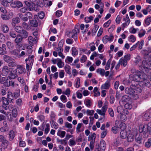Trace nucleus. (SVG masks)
Segmentation results:
<instances>
[{"mask_svg": "<svg viewBox=\"0 0 151 151\" xmlns=\"http://www.w3.org/2000/svg\"><path fill=\"white\" fill-rule=\"evenodd\" d=\"M11 69L9 68L6 66H4L3 67L2 70V74L4 76H9V78L14 79L17 77V75L16 74L13 73L10 70Z\"/></svg>", "mask_w": 151, "mask_h": 151, "instance_id": "nucleus-1", "label": "nucleus"}, {"mask_svg": "<svg viewBox=\"0 0 151 151\" xmlns=\"http://www.w3.org/2000/svg\"><path fill=\"white\" fill-rule=\"evenodd\" d=\"M139 131L140 133H143L145 137L147 136V134L148 132L151 135V122H149L147 124H145L143 127L140 126Z\"/></svg>", "mask_w": 151, "mask_h": 151, "instance_id": "nucleus-2", "label": "nucleus"}, {"mask_svg": "<svg viewBox=\"0 0 151 151\" xmlns=\"http://www.w3.org/2000/svg\"><path fill=\"white\" fill-rule=\"evenodd\" d=\"M125 92L127 94H129V96L134 99L138 98V96L137 94L133 88H127L125 89Z\"/></svg>", "mask_w": 151, "mask_h": 151, "instance_id": "nucleus-3", "label": "nucleus"}, {"mask_svg": "<svg viewBox=\"0 0 151 151\" xmlns=\"http://www.w3.org/2000/svg\"><path fill=\"white\" fill-rule=\"evenodd\" d=\"M19 15L21 20L24 22H26L28 19H30L32 17V15L30 12L26 13L24 16L22 13H19Z\"/></svg>", "mask_w": 151, "mask_h": 151, "instance_id": "nucleus-4", "label": "nucleus"}, {"mask_svg": "<svg viewBox=\"0 0 151 151\" xmlns=\"http://www.w3.org/2000/svg\"><path fill=\"white\" fill-rule=\"evenodd\" d=\"M125 124L124 123H121L119 126L120 128L121 129V131L120 132V137L122 139L126 138L127 137V132L125 129Z\"/></svg>", "mask_w": 151, "mask_h": 151, "instance_id": "nucleus-5", "label": "nucleus"}, {"mask_svg": "<svg viewBox=\"0 0 151 151\" xmlns=\"http://www.w3.org/2000/svg\"><path fill=\"white\" fill-rule=\"evenodd\" d=\"M137 73L139 77V81L142 83L144 81H146L147 78V75L144 73H141L140 71H137Z\"/></svg>", "mask_w": 151, "mask_h": 151, "instance_id": "nucleus-6", "label": "nucleus"}, {"mask_svg": "<svg viewBox=\"0 0 151 151\" xmlns=\"http://www.w3.org/2000/svg\"><path fill=\"white\" fill-rule=\"evenodd\" d=\"M19 36H20V35H17L14 40V42L16 44V45L18 47H20L22 46V41L23 38L19 37Z\"/></svg>", "mask_w": 151, "mask_h": 151, "instance_id": "nucleus-7", "label": "nucleus"}, {"mask_svg": "<svg viewBox=\"0 0 151 151\" xmlns=\"http://www.w3.org/2000/svg\"><path fill=\"white\" fill-rule=\"evenodd\" d=\"M11 7L14 8H20L23 6L22 3L19 1H15L12 2L10 4Z\"/></svg>", "mask_w": 151, "mask_h": 151, "instance_id": "nucleus-8", "label": "nucleus"}, {"mask_svg": "<svg viewBox=\"0 0 151 151\" xmlns=\"http://www.w3.org/2000/svg\"><path fill=\"white\" fill-rule=\"evenodd\" d=\"M129 78L130 80L131 81V83L132 82H133L134 83V81L138 82L139 81V77L138 76L137 74H131L129 76Z\"/></svg>", "mask_w": 151, "mask_h": 151, "instance_id": "nucleus-9", "label": "nucleus"}, {"mask_svg": "<svg viewBox=\"0 0 151 151\" xmlns=\"http://www.w3.org/2000/svg\"><path fill=\"white\" fill-rule=\"evenodd\" d=\"M20 22V19L19 17H16L13 18L12 19V21L11 23L12 26L13 27H14L16 26V24L19 23Z\"/></svg>", "mask_w": 151, "mask_h": 151, "instance_id": "nucleus-10", "label": "nucleus"}, {"mask_svg": "<svg viewBox=\"0 0 151 151\" xmlns=\"http://www.w3.org/2000/svg\"><path fill=\"white\" fill-rule=\"evenodd\" d=\"M132 88H133L137 93H140L142 92V90L139 87V86L137 84H134L133 82H131V86Z\"/></svg>", "mask_w": 151, "mask_h": 151, "instance_id": "nucleus-11", "label": "nucleus"}, {"mask_svg": "<svg viewBox=\"0 0 151 151\" xmlns=\"http://www.w3.org/2000/svg\"><path fill=\"white\" fill-rule=\"evenodd\" d=\"M17 68L15 70V71L16 73L21 74L24 73V69L22 67V65H17Z\"/></svg>", "mask_w": 151, "mask_h": 151, "instance_id": "nucleus-12", "label": "nucleus"}, {"mask_svg": "<svg viewBox=\"0 0 151 151\" xmlns=\"http://www.w3.org/2000/svg\"><path fill=\"white\" fill-rule=\"evenodd\" d=\"M28 40L29 43L32 46H33L34 44H36L37 42V37H35L34 39L32 36H29Z\"/></svg>", "mask_w": 151, "mask_h": 151, "instance_id": "nucleus-13", "label": "nucleus"}, {"mask_svg": "<svg viewBox=\"0 0 151 151\" xmlns=\"http://www.w3.org/2000/svg\"><path fill=\"white\" fill-rule=\"evenodd\" d=\"M114 38V36L112 35H111L109 37L106 36L103 38V41L104 43H106L108 41H112Z\"/></svg>", "mask_w": 151, "mask_h": 151, "instance_id": "nucleus-14", "label": "nucleus"}, {"mask_svg": "<svg viewBox=\"0 0 151 151\" xmlns=\"http://www.w3.org/2000/svg\"><path fill=\"white\" fill-rule=\"evenodd\" d=\"M142 116L145 120L147 121L150 117V114L149 112L146 111L143 113Z\"/></svg>", "mask_w": 151, "mask_h": 151, "instance_id": "nucleus-15", "label": "nucleus"}, {"mask_svg": "<svg viewBox=\"0 0 151 151\" xmlns=\"http://www.w3.org/2000/svg\"><path fill=\"white\" fill-rule=\"evenodd\" d=\"M27 9L30 11L35 10L37 11V8L35 7V4L33 3H30L27 7Z\"/></svg>", "mask_w": 151, "mask_h": 151, "instance_id": "nucleus-16", "label": "nucleus"}, {"mask_svg": "<svg viewBox=\"0 0 151 151\" xmlns=\"http://www.w3.org/2000/svg\"><path fill=\"white\" fill-rule=\"evenodd\" d=\"M100 149L101 150V151H104L106 147V144L105 143V141L103 140H101L100 144Z\"/></svg>", "mask_w": 151, "mask_h": 151, "instance_id": "nucleus-17", "label": "nucleus"}, {"mask_svg": "<svg viewBox=\"0 0 151 151\" xmlns=\"http://www.w3.org/2000/svg\"><path fill=\"white\" fill-rule=\"evenodd\" d=\"M14 96H13L12 93L9 92L7 93V98L9 99V101L10 103H13L12 100H14Z\"/></svg>", "mask_w": 151, "mask_h": 151, "instance_id": "nucleus-18", "label": "nucleus"}, {"mask_svg": "<svg viewBox=\"0 0 151 151\" xmlns=\"http://www.w3.org/2000/svg\"><path fill=\"white\" fill-rule=\"evenodd\" d=\"M9 140L12 141L15 136V133L13 130H11L9 132Z\"/></svg>", "mask_w": 151, "mask_h": 151, "instance_id": "nucleus-19", "label": "nucleus"}, {"mask_svg": "<svg viewBox=\"0 0 151 151\" xmlns=\"http://www.w3.org/2000/svg\"><path fill=\"white\" fill-rule=\"evenodd\" d=\"M20 34H21L22 36V38H26L28 36V33L24 29L22 30L21 33H20Z\"/></svg>", "mask_w": 151, "mask_h": 151, "instance_id": "nucleus-20", "label": "nucleus"}, {"mask_svg": "<svg viewBox=\"0 0 151 151\" xmlns=\"http://www.w3.org/2000/svg\"><path fill=\"white\" fill-rule=\"evenodd\" d=\"M135 141L138 143L140 144L141 142V140L142 139V137L140 136L139 133H137L135 138Z\"/></svg>", "mask_w": 151, "mask_h": 151, "instance_id": "nucleus-21", "label": "nucleus"}, {"mask_svg": "<svg viewBox=\"0 0 151 151\" xmlns=\"http://www.w3.org/2000/svg\"><path fill=\"white\" fill-rule=\"evenodd\" d=\"M143 63L145 64V65L143 67L144 68L151 70V63H147L145 61H143L142 62V64Z\"/></svg>", "mask_w": 151, "mask_h": 151, "instance_id": "nucleus-22", "label": "nucleus"}, {"mask_svg": "<svg viewBox=\"0 0 151 151\" xmlns=\"http://www.w3.org/2000/svg\"><path fill=\"white\" fill-rule=\"evenodd\" d=\"M30 24L31 26L36 27L38 26V22L36 19L30 21Z\"/></svg>", "mask_w": 151, "mask_h": 151, "instance_id": "nucleus-23", "label": "nucleus"}, {"mask_svg": "<svg viewBox=\"0 0 151 151\" xmlns=\"http://www.w3.org/2000/svg\"><path fill=\"white\" fill-rule=\"evenodd\" d=\"M110 86V82H108L102 85L101 87V89H109Z\"/></svg>", "mask_w": 151, "mask_h": 151, "instance_id": "nucleus-24", "label": "nucleus"}, {"mask_svg": "<svg viewBox=\"0 0 151 151\" xmlns=\"http://www.w3.org/2000/svg\"><path fill=\"white\" fill-rule=\"evenodd\" d=\"M14 28V30L16 32L19 34L20 33H21V32H22V30L23 29L22 27L20 26H16Z\"/></svg>", "mask_w": 151, "mask_h": 151, "instance_id": "nucleus-25", "label": "nucleus"}, {"mask_svg": "<svg viewBox=\"0 0 151 151\" xmlns=\"http://www.w3.org/2000/svg\"><path fill=\"white\" fill-rule=\"evenodd\" d=\"M1 28L2 29V31L4 33H7L9 30V28L8 26L6 24H3L1 26Z\"/></svg>", "mask_w": 151, "mask_h": 151, "instance_id": "nucleus-26", "label": "nucleus"}, {"mask_svg": "<svg viewBox=\"0 0 151 151\" xmlns=\"http://www.w3.org/2000/svg\"><path fill=\"white\" fill-rule=\"evenodd\" d=\"M127 137V140L129 142H132L134 140V136L132 134H129Z\"/></svg>", "mask_w": 151, "mask_h": 151, "instance_id": "nucleus-27", "label": "nucleus"}, {"mask_svg": "<svg viewBox=\"0 0 151 151\" xmlns=\"http://www.w3.org/2000/svg\"><path fill=\"white\" fill-rule=\"evenodd\" d=\"M66 132L64 131H61L59 130L57 133L58 136H59L61 138L64 137L65 135Z\"/></svg>", "mask_w": 151, "mask_h": 151, "instance_id": "nucleus-28", "label": "nucleus"}, {"mask_svg": "<svg viewBox=\"0 0 151 151\" xmlns=\"http://www.w3.org/2000/svg\"><path fill=\"white\" fill-rule=\"evenodd\" d=\"M96 72L101 76H103L104 75L105 71L104 69L99 68L96 70Z\"/></svg>", "mask_w": 151, "mask_h": 151, "instance_id": "nucleus-29", "label": "nucleus"}, {"mask_svg": "<svg viewBox=\"0 0 151 151\" xmlns=\"http://www.w3.org/2000/svg\"><path fill=\"white\" fill-rule=\"evenodd\" d=\"M4 59L6 62L9 63L12 61V58L7 55H4Z\"/></svg>", "mask_w": 151, "mask_h": 151, "instance_id": "nucleus-30", "label": "nucleus"}, {"mask_svg": "<svg viewBox=\"0 0 151 151\" xmlns=\"http://www.w3.org/2000/svg\"><path fill=\"white\" fill-rule=\"evenodd\" d=\"M128 101V96H124L122 97L121 101L122 103L124 104L125 103H127Z\"/></svg>", "mask_w": 151, "mask_h": 151, "instance_id": "nucleus-31", "label": "nucleus"}, {"mask_svg": "<svg viewBox=\"0 0 151 151\" xmlns=\"http://www.w3.org/2000/svg\"><path fill=\"white\" fill-rule=\"evenodd\" d=\"M17 65L15 60H12V61L9 63V66L10 67H13Z\"/></svg>", "mask_w": 151, "mask_h": 151, "instance_id": "nucleus-32", "label": "nucleus"}, {"mask_svg": "<svg viewBox=\"0 0 151 151\" xmlns=\"http://www.w3.org/2000/svg\"><path fill=\"white\" fill-rule=\"evenodd\" d=\"M65 72L68 74H71L70 67L69 65H65L64 67Z\"/></svg>", "mask_w": 151, "mask_h": 151, "instance_id": "nucleus-33", "label": "nucleus"}, {"mask_svg": "<svg viewBox=\"0 0 151 151\" xmlns=\"http://www.w3.org/2000/svg\"><path fill=\"white\" fill-rule=\"evenodd\" d=\"M119 62L121 65H122L124 67H125L127 64V60L122 58L120 59Z\"/></svg>", "mask_w": 151, "mask_h": 151, "instance_id": "nucleus-34", "label": "nucleus"}, {"mask_svg": "<svg viewBox=\"0 0 151 151\" xmlns=\"http://www.w3.org/2000/svg\"><path fill=\"white\" fill-rule=\"evenodd\" d=\"M75 35L74 34L72 31H70L69 32L68 34V36L70 37H71L72 38H73L76 41L77 38L75 36Z\"/></svg>", "mask_w": 151, "mask_h": 151, "instance_id": "nucleus-35", "label": "nucleus"}, {"mask_svg": "<svg viewBox=\"0 0 151 151\" xmlns=\"http://www.w3.org/2000/svg\"><path fill=\"white\" fill-rule=\"evenodd\" d=\"M1 145L3 147V148L5 149L7 147L8 145V142L6 140L3 141L1 142Z\"/></svg>", "mask_w": 151, "mask_h": 151, "instance_id": "nucleus-36", "label": "nucleus"}, {"mask_svg": "<svg viewBox=\"0 0 151 151\" xmlns=\"http://www.w3.org/2000/svg\"><path fill=\"white\" fill-rule=\"evenodd\" d=\"M78 54V51L75 47L72 48V55L75 56Z\"/></svg>", "mask_w": 151, "mask_h": 151, "instance_id": "nucleus-37", "label": "nucleus"}, {"mask_svg": "<svg viewBox=\"0 0 151 151\" xmlns=\"http://www.w3.org/2000/svg\"><path fill=\"white\" fill-rule=\"evenodd\" d=\"M151 22V17H148L145 20V23L146 25H149Z\"/></svg>", "mask_w": 151, "mask_h": 151, "instance_id": "nucleus-38", "label": "nucleus"}, {"mask_svg": "<svg viewBox=\"0 0 151 151\" xmlns=\"http://www.w3.org/2000/svg\"><path fill=\"white\" fill-rule=\"evenodd\" d=\"M6 45L9 49H12L14 47L13 44L9 41H8L6 43Z\"/></svg>", "mask_w": 151, "mask_h": 151, "instance_id": "nucleus-39", "label": "nucleus"}, {"mask_svg": "<svg viewBox=\"0 0 151 151\" xmlns=\"http://www.w3.org/2000/svg\"><path fill=\"white\" fill-rule=\"evenodd\" d=\"M1 4L3 5L4 7H8L9 6V3L6 2L4 0H1L0 2Z\"/></svg>", "mask_w": 151, "mask_h": 151, "instance_id": "nucleus-40", "label": "nucleus"}, {"mask_svg": "<svg viewBox=\"0 0 151 151\" xmlns=\"http://www.w3.org/2000/svg\"><path fill=\"white\" fill-rule=\"evenodd\" d=\"M14 85V82L12 81H9V82L8 83V80L6 81V83H5V86H13Z\"/></svg>", "mask_w": 151, "mask_h": 151, "instance_id": "nucleus-41", "label": "nucleus"}, {"mask_svg": "<svg viewBox=\"0 0 151 151\" xmlns=\"http://www.w3.org/2000/svg\"><path fill=\"white\" fill-rule=\"evenodd\" d=\"M111 61V59L110 58L108 61L107 64L105 67V69L106 70H108L110 67V63Z\"/></svg>", "mask_w": 151, "mask_h": 151, "instance_id": "nucleus-42", "label": "nucleus"}, {"mask_svg": "<svg viewBox=\"0 0 151 151\" xmlns=\"http://www.w3.org/2000/svg\"><path fill=\"white\" fill-rule=\"evenodd\" d=\"M43 1L45 4L47 6H50L52 4V2L51 1L43 0Z\"/></svg>", "mask_w": 151, "mask_h": 151, "instance_id": "nucleus-43", "label": "nucleus"}, {"mask_svg": "<svg viewBox=\"0 0 151 151\" xmlns=\"http://www.w3.org/2000/svg\"><path fill=\"white\" fill-rule=\"evenodd\" d=\"M2 100L3 104L8 105L9 103V99L4 97H2Z\"/></svg>", "mask_w": 151, "mask_h": 151, "instance_id": "nucleus-44", "label": "nucleus"}, {"mask_svg": "<svg viewBox=\"0 0 151 151\" xmlns=\"http://www.w3.org/2000/svg\"><path fill=\"white\" fill-rule=\"evenodd\" d=\"M83 125L82 123H79L78 124L77 127H76V132L78 133L81 132L80 130V129L81 128L82 125Z\"/></svg>", "mask_w": 151, "mask_h": 151, "instance_id": "nucleus-45", "label": "nucleus"}, {"mask_svg": "<svg viewBox=\"0 0 151 151\" xmlns=\"http://www.w3.org/2000/svg\"><path fill=\"white\" fill-rule=\"evenodd\" d=\"M1 18L3 20H7L9 19L10 17L9 15L7 14H2L1 16Z\"/></svg>", "mask_w": 151, "mask_h": 151, "instance_id": "nucleus-46", "label": "nucleus"}, {"mask_svg": "<svg viewBox=\"0 0 151 151\" xmlns=\"http://www.w3.org/2000/svg\"><path fill=\"white\" fill-rule=\"evenodd\" d=\"M124 107L127 109H131L132 107V106L131 104L127 102L125 104Z\"/></svg>", "mask_w": 151, "mask_h": 151, "instance_id": "nucleus-47", "label": "nucleus"}, {"mask_svg": "<svg viewBox=\"0 0 151 151\" xmlns=\"http://www.w3.org/2000/svg\"><path fill=\"white\" fill-rule=\"evenodd\" d=\"M57 65L60 68H62L64 66V63L62 62L60 59H58Z\"/></svg>", "mask_w": 151, "mask_h": 151, "instance_id": "nucleus-48", "label": "nucleus"}, {"mask_svg": "<svg viewBox=\"0 0 151 151\" xmlns=\"http://www.w3.org/2000/svg\"><path fill=\"white\" fill-rule=\"evenodd\" d=\"M7 80H6V78L5 77H3L0 78V83L4 84L5 85V83H6Z\"/></svg>", "mask_w": 151, "mask_h": 151, "instance_id": "nucleus-49", "label": "nucleus"}, {"mask_svg": "<svg viewBox=\"0 0 151 151\" xmlns=\"http://www.w3.org/2000/svg\"><path fill=\"white\" fill-rule=\"evenodd\" d=\"M14 97L15 99H17L18 98L20 95V91L18 90L16 92L14 93Z\"/></svg>", "mask_w": 151, "mask_h": 151, "instance_id": "nucleus-50", "label": "nucleus"}, {"mask_svg": "<svg viewBox=\"0 0 151 151\" xmlns=\"http://www.w3.org/2000/svg\"><path fill=\"white\" fill-rule=\"evenodd\" d=\"M119 128H120L119 126V127L118 126L117 127H113L112 128V132L114 134H116Z\"/></svg>", "mask_w": 151, "mask_h": 151, "instance_id": "nucleus-51", "label": "nucleus"}, {"mask_svg": "<svg viewBox=\"0 0 151 151\" xmlns=\"http://www.w3.org/2000/svg\"><path fill=\"white\" fill-rule=\"evenodd\" d=\"M6 49H4V48L0 47V54L1 55H4L6 53Z\"/></svg>", "mask_w": 151, "mask_h": 151, "instance_id": "nucleus-52", "label": "nucleus"}, {"mask_svg": "<svg viewBox=\"0 0 151 151\" xmlns=\"http://www.w3.org/2000/svg\"><path fill=\"white\" fill-rule=\"evenodd\" d=\"M129 40L130 41L133 42L135 41L136 38L133 35H132L129 37Z\"/></svg>", "mask_w": 151, "mask_h": 151, "instance_id": "nucleus-53", "label": "nucleus"}, {"mask_svg": "<svg viewBox=\"0 0 151 151\" xmlns=\"http://www.w3.org/2000/svg\"><path fill=\"white\" fill-rule=\"evenodd\" d=\"M9 35L12 38H16L17 36L16 34L13 31H10L9 32Z\"/></svg>", "mask_w": 151, "mask_h": 151, "instance_id": "nucleus-54", "label": "nucleus"}, {"mask_svg": "<svg viewBox=\"0 0 151 151\" xmlns=\"http://www.w3.org/2000/svg\"><path fill=\"white\" fill-rule=\"evenodd\" d=\"M108 111L110 116L113 117L114 116V114L113 109L111 108H109Z\"/></svg>", "mask_w": 151, "mask_h": 151, "instance_id": "nucleus-55", "label": "nucleus"}, {"mask_svg": "<svg viewBox=\"0 0 151 151\" xmlns=\"http://www.w3.org/2000/svg\"><path fill=\"white\" fill-rule=\"evenodd\" d=\"M38 16L40 19H42L43 18L45 14L43 12H41L38 13Z\"/></svg>", "mask_w": 151, "mask_h": 151, "instance_id": "nucleus-56", "label": "nucleus"}, {"mask_svg": "<svg viewBox=\"0 0 151 151\" xmlns=\"http://www.w3.org/2000/svg\"><path fill=\"white\" fill-rule=\"evenodd\" d=\"M145 33V31L143 29L140 30V32L138 34V35L140 37H141L144 36Z\"/></svg>", "mask_w": 151, "mask_h": 151, "instance_id": "nucleus-57", "label": "nucleus"}, {"mask_svg": "<svg viewBox=\"0 0 151 151\" xmlns=\"http://www.w3.org/2000/svg\"><path fill=\"white\" fill-rule=\"evenodd\" d=\"M12 114L13 117H16L17 115V112L16 109H14L12 110Z\"/></svg>", "mask_w": 151, "mask_h": 151, "instance_id": "nucleus-58", "label": "nucleus"}, {"mask_svg": "<svg viewBox=\"0 0 151 151\" xmlns=\"http://www.w3.org/2000/svg\"><path fill=\"white\" fill-rule=\"evenodd\" d=\"M111 22V20L109 19L107 22L105 23L103 25L104 27H109Z\"/></svg>", "mask_w": 151, "mask_h": 151, "instance_id": "nucleus-59", "label": "nucleus"}, {"mask_svg": "<svg viewBox=\"0 0 151 151\" xmlns=\"http://www.w3.org/2000/svg\"><path fill=\"white\" fill-rule=\"evenodd\" d=\"M142 83V85L144 86L149 87L150 85V83L147 80L146 81H144Z\"/></svg>", "mask_w": 151, "mask_h": 151, "instance_id": "nucleus-60", "label": "nucleus"}, {"mask_svg": "<svg viewBox=\"0 0 151 151\" xmlns=\"http://www.w3.org/2000/svg\"><path fill=\"white\" fill-rule=\"evenodd\" d=\"M94 113V111L93 110H87L86 113L88 115H92Z\"/></svg>", "mask_w": 151, "mask_h": 151, "instance_id": "nucleus-61", "label": "nucleus"}, {"mask_svg": "<svg viewBox=\"0 0 151 151\" xmlns=\"http://www.w3.org/2000/svg\"><path fill=\"white\" fill-rule=\"evenodd\" d=\"M87 59V57L85 55H83L82 56L81 58L80 59V61L81 63H83Z\"/></svg>", "mask_w": 151, "mask_h": 151, "instance_id": "nucleus-62", "label": "nucleus"}, {"mask_svg": "<svg viewBox=\"0 0 151 151\" xmlns=\"http://www.w3.org/2000/svg\"><path fill=\"white\" fill-rule=\"evenodd\" d=\"M120 118L121 121H125L127 119V117L125 114H122L120 116Z\"/></svg>", "mask_w": 151, "mask_h": 151, "instance_id": "nucleus-63", "label": "nucleus"}, {"mask_svg": "<svg viewBox=\"0 0 151 151\" xmlns=\"http://www.w3.org/2000/svg\"><path fill=\"white\" fill-rule=\"evenodd\" d=\"M86 106L88 107H89L91 105V101L89 99H88L86 101Z\"/></svg>", "mask_w": 151, "mask_h": 151, "instance_id": "nucleus-64", "label": "nucleus"}]
</instances>
